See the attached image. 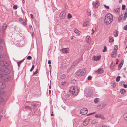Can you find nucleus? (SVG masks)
I'll return each mask as SVG.
<instances>
[{
  "label": "nucleus",
  "mask_w": 127,
  "mask_h": 127,
  "mask_svg": "<svg viewBox=\"0 0 127 127\" xmlns=\"http://www.w3.org/2000/svg\"><path fill=\"white\" fill-rule=\"evenodd\" d=\"M31 105L32 106V108H35L36 107L37 105L36 104H32Z\"/></svg>",
  "instance_id": "nucleus-35"
},
{
  "label": "nucleus",
  "mask_w": 127,
  "mask_h": 127,
  "mask_svg": "<svg viewBox=\"0 0 127 127\" xmlns=\"http://www.w3.org/2000/svg\"><path fill=\"white\" fill-rule=\"evenodd\" d=\"M6 27V24L5 23H4L3 25V28L4 29H5Z\"/></svg>",
  "instance_id": "nucleus-34"
},
{
  "label": "nucleus",
  "mask_w": 127,
  "mask_h": 127,
  "mask_svg": "<svg viewBox=\"0 0 127 127\" xmlns=\"http://www.w3.org/2000/svg\"><path fill=\"white\" fill-rule=\"evenodd\" d=\"M74 32L76 33L77 34L79 35L80 33V32L78 30H77L76 29L74 31Z\"/></svg>",
  "instance_id": "nucleus-28"
},
{
  "label": "nucleus",
  "mask_w": 127,
  "mask_h": 127,
  "mask_svg": "<svg viewBox=\"0 0 127 127\" xmlns=\"http://www.w3.org/2000/svg\"><path fill=\"white\" fill-rule=\"evenodd\" d=\"M107 51V49L106 47V46H105L104 47V49L103 50V52H104Z\"/></svg>",
  "instance_id": "nucleus-36"
},
{
  "label": "nucleus",
  "mask_w": 127,
  "mask_h": 127,
  "mask_svg": "<svg viewBox=\"0 0 127 127\" xmlns=\"http://www.w3.org/2000/svg\"><path fill=\"white\" fill-rule=\"evenodd\" d=\"M112 86L113 87H114L116 86V85L115 83H113L112 84Z\"/></svg>",
  "instance_id": "nucleus-50"
},
{
  "label": "nucleus",
  "mask_w": 127,
  "mask_h": 127,
  "mask_svg": "<svg viewBox=\"0 0 127 127\" xmlns=\"http://www.w3.org/2000/svg\"><path fill=\"white\" fill-rule=\"evenodd\" d=\"M125 13H127V9L126 10Z\"/></svg>",
  "instance_id": "nucleus-64"
},
{
  "label": "nucleus",
  "mask_w": 127,
  "mask_h": 127,
  "mask_svg": "<svg viewBox=\"0 0 127 127\" xmlns=\"http://www.w3.org/2000/svg\"><path fill=\"white\" fill-rule=\"evenodd\" d=\"M123 61L122 60L121 61L120 63L118 66V69L119 70H120L121 68V67L123 65Z\"/></svg>",
  "instance_id": "nucleus-18"
},
{
  "label": "nucleus",
  "mask_w": 127,
  "mask_h": 127,
  "mask_svg": "<svg viewBox=\"0 0 127 127\" xmlns=\"http://www.w3.org/2000/svg\"><path fill=\"white\" fill-rule=\"evenodd\" d=\"M86 41L88 43H90L91 42V38L89 36H87L86 37Z\"/></svg>",
  "instance_id": "nucleus-15"
},
{
  "label": "nucleus",
  "mask_w": 127,
  "mask_h": 127,
  "mask_svg": "<svg viewBox=\"0 0 127 127\" xmlns=\"http://www.w3.org/2000/svg\"><path fill=\"white\" fill-rule=\"evenodd\" d=\"M2 40L0 39V44L2 43Z\"/></svg>",
  "instance_id": "nucleus-59"
},
{
  "label": "nucleus",
  "mask_w": 127,
  "mask_h": 127,
  "mask_svg": "<svg viewBox=\"0 0 127 127\" xmlns=\"http://www.w3.org/2000/svg\"><path fill=\"white\" fill-rule=\"evenodd\" d=\"M125 5H123L122 6V10H124L125 9Z\"/></svg>",
  "instance_id": "nucleus-39"
},
{
  "label": "nucleus",
  "mask_w": 127,
  "mask_h": 127,
  "mask_svg": "<svg viewBox=\"0 0 127 127\" xmlns=\"http://www.w3.org/2000/svg\"><path fill=\"white\" fill-rule=\"evenodd\" d=\"M90 121V119L89 118H87L83 121V125L84 126L87 125L89 123Z\"/></svg>",
  "instance_id": "nucleus-8"
},
{
  "label": "nucleus",
  "mask_w": 127,
  "mask_h": 127,
  "mask_svg": "<svg viewBox=\"0 0 127 127\" xmlns=\"http://www.w3.org/2000/svg\"><path fill=\"white\" fill-rule=\"evenodd\" d=\"M32 36H34V32H32Z\"/></svg>",
  "instance_id": "nucleus-60"
},
{
  "label": "nucleus",
  "mask_w": 127,
  "mask_h": 127,
  "mask_svg": "<svg viewBox=\"0 0 127 127\" xmlns=\"http://www.w3.org/2000/svg\"><path fill=\"white\" fill-rule=\"evenodd\" d=\"M113 20V15L110 13L106 14L105 16L104 19V22L106 25H108L111 23Z\"/></svg>",
  "instance_id": "nucleus-1"
},
{
  "label": "nucleus",
  "mask_w": 127,
  "mask_h": 127,
  "mask_svg": "<svg viewBox=\"0 0 127 127\" xmlns=\"http://www.w3.org/2000/svg\"><path fill=\"white\" fill-rule=\"evenodd\" d=\"M88 96H89V97H91V96H92V95L91 94H90H90H88Z\"/></svg>",
  "instance_id": "nucleus-53"
},
{
  "label": "nucleus",
  "mask_w": 127,
  "mask_h": 127,
  "mask_svg": "<svg viewBox=\"0 0 127 127\" xmlns=\"http://www.w3.org/2000/svg\"><path fill=\"white\" fill-rule=\"evenodd\" d=\"M69 92L73 96H76L78 94L79 90L77 86H72L70 88Z\"/></svg>",
  "instance_id": "nucleus-2"
},
{
  "label": "nucleus",
  "mask_w": 127,
  "mask_h": 127,
  "mask_svg": "<svg viewBox=\"0 0 127 127\" xmlns=\"http://www.w3.org/2000/svg\"><path fill=\"white\" fill-rule=\"evenodd\" d=\"M90 20L89 19H86L85 21L84 22L82 26L83 27H85L89 25Z\"/></svg>",
  "instance_id": "nucleus-10"
},
{
  "label": "nucleus",
  "mask_w": 127,
  "mask_h": 127,
  "mask_svg": "<svg viewBox=\"0 0 127 127\" xmlns=\"http://www.w3.org/2000/svg\"><path fill=\"white\" fill-rule=\"evenodd\" d=\"M101 57V56L100 55L94 56L93 59L95 61H98L100 60Z\"/></svg>",
  "instance_id": "nucleus-13"
},
{
  "label": "nucleus",
  "mask_w": 127,
  "mask_h": 127,
  "mask_svg": "<svg viewBox=\"0 0 127 127\" xmlns=\"http://www.w3.org/2000/svg\"><path fill=\"white\" fill-rule=\"evenodd\" d=\"M114 65L115 63L112 62L110 66V67L111 69H113Z\"/></svg>",
  "instance_id": "nucleus-22"
},
{
  "label": "nucleus",
  "mask_w": 127,
  "mask_h": 127,
  "mask_svg": "<svg viewBox=\"0 0 127 127\" xmlns=\"http://www.w3.org/2000/svg\"><path fill=\"white\" fill-rule=\"evenodd\" d=\"M120 76H118L117 77L116 79V81L117 82H118L119 81L120 79Z\"/></svg>",
  "instance_id": "nucleus-37"
},
{
  "label": "nucleus",
  "mask_w": 127,
  "mask_h": 127,
  "mask_svg": "<svg viewBox=\"0 0 127 127\" xmlns=\"http://www.w3.org/2000/svg\"><path fill=\"white\" fill-rule=\"evenodd\" d=\"M29 27L30 29H31V28H32V26L31 25H30L29 26Z\"/></svg>",
  "instance_id": "nucleus-61"
},
{
  "label": "nucleus",
  "mask_w": 127,
  "mask_h": 127,
  "mask_svg": "<svg viewBox=\"0 0 127 127\" xmlns=\"http://www.w3.org/2000/svg\"><path fill=\"white\" fill-rule=\"evenodd\" d=\"M127 16V13H125L123 17V19L124 20H125Z\"/></svg>",
  "instance_id": "nucleus-32"
},
{
  "label": "nucleus",
  "mask_w": 127,
  "mask_h": 127,
  "mask_svg": "<svg viewBox=\"0 0 127 127\" xmlns=\"http://www.w3.org/2000/svg\"><path fill=\"white\" fill-rule=\"evenodd\" d=\"M30 15H31V17L32 18H33V15L31 14H30Z\"/></svg>",
  "instance_id": "nucleus-52"
},
{
  "label": "nucleus",
  "mask_w": 127,
  "mask_h": 127,
  "mask_svg": "<svg viewBox=\"0 0 127 127\" xmlns=\"http://www.w3.org/2000/svg\"><path fill=\"white\" fill-rule=\"evenodd\" d=\"M3 100V98L0 96V103L2 102Z\"/></svg>",
  "instance_id": "nucleus-38"
},
{
  "label": "nucleus",
  "mask_w": 127,
  "mask_h": 127,
  "mask_svg": "<svg viewBox=\"0 0 127 127\" xmlns=\"http://www.w3.org/2000/svg\"><path fill=\"white\" fill-rule=\"evenodd\" d=\"M126 92V90L123 89H121L120 92L121 94H124Z\"/></svg>",
  "instance_id": "nucleus-24"
},
{
  "label": "nucleus",
  "mask_w": 127,
  "mask_h": 127,
  "mask_svg": "<svg viewBox=\"0 0 127 127\" xmlns=\"http://www.w3.org/2000/svg\"><path fill=\"white\" fill-rule=\"evenodd\" d=\"M60 18L61 19H63L64 18V12H62L60 14Z\"/></svg>",
  "instance_id": "nucleus-27"
},
{
  "label": "nucleus",
  "mask_w": 127,
  "mask_h": 127,
  "mask_svg": "<svg viewBox=\"0 0 127 127\" xmlns=\"http://www.w3.org/2000/svg\"><path fill=\"white\" fill-rule=\"evenodd\" d=\"M100 99L97 98H96L94 100V102L95 103H97L100 101Z\"/></svg>",
  "instance_id": "nucleus-19"
},
{
  "label": "nucleus",
  "mask_w": 127,
  "mask_h": 127,
  "mask_svg": "<svg viewBox=\"0 0 127 127\" xmlns=\"http://www.w3.org/2000/svg\"><path fill=\"white\" fill-rule=\"evenodd\" d=\"M88 112V110L86 108L82 109L80 111V113L82 115L86 114Z\"/></svg>",
  "instance_id": "nucleus-11"
},
{
  "label": "nucleus",
  "mask_w": 127,
  "mask_h": 127,
  "mask_svg": "<svg viewBox=\"0 0 127 127\" xmlns=\"http://www.w3.org/2000/svg\"><path fill=\"white\" fill-rule=\"evenodd\" d=\"M85 74L84 70L83 69H79L77 70L75 73V75L77 76L81 77Z\"/></svg>",
  "instance_id": "nucleus-3"
},
{
  "label": "nucleus",
  "mask_w": 127,
  "mask_h": 127,
  "mask_svg": "<svg viewBox=\"0 0 127 127\" xmlns=\"http://www.w3.org/2000/svg\"><path fill=\"white\" fill-rule=\"evenodd\" d=\"M88 15L90 16V15H91V12L90 11H89V12H88Z\"/></svg>",
  "instance_id": "nucleus-56"
},
{
  "label": "nucleus",
  "mask_w": 127,
  "mask_h": 127,
  "mask_svg": "<svg viewBox=\"0 0 127 127\" xmlns=\"http://www.w3.org/2000/svg\"><path fill=\"white\" fill-rule=\"evenodd\" d=\"M95 117L97 118H101L104 119V118L103 115L100 114H97L94 115Z\"/></svg>",
  "instance_id": "nucleus-14"
},
{
  "label": "nucleus",
  "mask_w": 127,
  "mask_h": 127,
  "mask_svg": "<svg viewBox=\"0 0 127 127\" xmlns=\"http://www.w3.org/2000/svg\"><path fill=\"white\" fill-rule=\"evenodd\" d=\"M114 11L116 12H118L120 11V8L115 9Z\"/></svg>",
  "instance_id": "nucleus-33"
},
{
  "label": "nucleus",
  "mask_w": 127,
  "mask_h": 127,
  "mask_svg": "<svg viewBox=\"0 0 127 127\" xmlns=\"http://www.w3.org/2000/svg\"><path fill=\"white\" fill-rule=\"evenodd\" d=\"M1 79L5 81H8L10 80V78L9 76L7 75L2 74L1 76Z\"/></svg>",
  "instance_id": "nucleus-4"
},
{
  "label": "nucleus",
  "mask_w": 127,
  "mask_h": 127,
  "mask_svg": "<svg viewBox=\"0 0 127 127\" xmlns=\"http://www.w3.org/2000/svg\"><path fill=\"white\" fill-rule=\"evenodd\" d=\"M113 34L115 37L117 36L118 34V32L116 30L115 31Z\"/></svg>",
  "instance_id": "nucleus-26"
},
{
  "label": "nucleus",
  "mask_w": 127,
  "mask_h": 127,
  "mask_svg": "<svg viewBox=\"0 0 127 127\" xmlns=\"http://www.w3.org/2000/svg\"><path fill=\"white\" fill-rule=\"evenodd\" d=\"M0 65L2 66H8L9 64L7 62L4 61H0Z\"/></svg>",
  "instance_id": "nucleus-7"
},
{
  "label": "nucleus",
  "mask_w": 127,
  "mask_h": 127,
  "mask_svg": "<svg viewBox=\"0 0 127 127\" xmlns=\"http://www.w3.org/2000/svg\"><path fill=\"white\" fill-rule=\"evenodd\" d=\"M124 29L126 30H127V25H126L124 27Z\"/></svg>",
  "instance_id": "nucleus-47"
},
{
  "label": "nucleus",
  "mask_w": 127,
  "mask_h": 127,
  "mask_svg": "<svg viewBox=\"0 0 127 127\" xmlns=\"http://www.w3.org/2000/svg\"><path fill=\"white\" fill-rule=\"evenodd\" d=\"M72 17L70 13H68L67 15V18L68 19L71 18Z\"/></svg>",
  "instance_id": "nucleus-31"
},
{
  "label": "nucleus",
  "mask_w": 127,
  "mask_h": 127,
  "mask_svg": "<svg viewBox=\"0 0 127 127\" xmlns=\"http://www.w3.org/2000/svg\"><path fill=\"white\" fill-rule=\"evenodd\" d=\"M118 49V46L117 45H115L114 46V51H117Z\"/></svg>",
  "instance_id": "nucleus-30"
},
{
  "label": "nucleus",
  "mask_w": 127,
  "mask_h": 127,
  "mask_svg": "<svg viewBox=\"0 0 127 127\" xmlns=\"http://www.w3.org/2000/svg\"><path fill=\"white\" fill-rule=\"evenodd\" d=\"M3 50V47L2 46H0V53Z\"/></svg>",
  "instance_id": "nucleus-41"
},
{
  "label": "nucleus",
  "mask_w": 127,
  "mask_h": 127,
  "mask_svg": "<svg viewBox=\"0 0 127 127\" xmlns=\"http://www.w3.org/2000/svg\"><path fill=\"white\" fill-rule=\"evenodd\" d=\"M123 117L124 120L125 121H127V112L123 115Z\"/></svg>",
  "instance_id": "nucleus-20"
},
{
  "label": "nucleus",
  "mask_w": 127,
  "mask_h": 127,
  "mask_svg": "<svg viewBox=\"0 0 127 127\" xmlns=\"http://www.w3.org/2000/svg\"><path fill=\"white\" fill-rule=\"evenodd\" d=\"M109 42L110 43H112L113 42L114 40L112 36H110L109 38Z\"/></svg>",
  "instance_id": "nucleus-23"
},
{
  "label": "nucleus",
  "mask_w": 127,
  "mask_h": 127,
  "mask_svg": "<svg viewBox=\"0 0 127 127\" xmlns=\"http://www.w3.org/2000/svg\"><path fill=\"white\" fill-rule=\"evenodd\" d=\"M104 7H105V8L107 9H108L109 8V6H106V5H104Z\"/></svg>",
  "instance_id": "nucleus-44"
},
{
  "label": "nucleus",
  "mask_w": 127,
  "mask_h": 127,
  "mask_svg": "<svg viewBox=\"0 0 127 127\" xmlns=\"http://www.w3.org/2000/svg\"><path fill=\"white\" fill-rule=\"evenodd\" d=\"M98 120L97 119H93L91 122V123L92 124H94L97 123Z\"/></svg>",
  "instance_id": "nucleus-17"
},
{
  "label": "nucleus",
  "mask_w": 127,
  "mask_h": 127,
  "mask_svg": "<svg viewBox=\"0 0 127 127\" xmlns=\"http://www.w3.org/2000/svg\"><path fill=\"white\" fill-rule=\"evenodd\" d=\"M0 70L2 72L7 73H10L11 72L10 70L8 68L4 67H1Z\"/></svg>",
  "instance_id": "nucleus-6"
},
{
  "label": "nucleus",
  "mask_w": 127,
  "mask_h": 127,
  "mask_svg": "<svg viewBox=\"0 0 127 127\" xmlns=\"http://www.w3.org/2000/svg\"><path fill=\"white\" fill-rule=\"evenodd\" d=\"M48 64H50L51 63V61L50 60H48Z\"/></svg>",
  "instance_id": "nucleus-57"
},
{
  "label": "nucleus",
  "mask_w": 127,
  "mask_h": 127,
  "mask_svg": "<svg viewBox=\"0 0 127 127\" xmlns=\"http://www.w3.org/2000/svg\"><path fill=\"white\" fill-rule=\"evenodd\" d=\"M17 6L16 5H14L13 6V8L14 9H17Z\"/></svg>",
  "instance_id": "nucleus-45"
},
{
  "label": "nucleus",
  "mask_w": 127,
  "mask_h": 127,
  "mask_svg": "<svg viewBox=\"0 0 127 127\" xmlns=\"http://www.w3.org/2000/svg\"><path fill=\"white\" fill-rule=\"evenodd\" d=\"M92 78V77L91 76H89L88 77V80H90Z\"/></svg>",
  "instance_id": "nucleus-46"
},
{
  "label": "nucleus",
  "mask_w": 127,
  "mask_h": 127,
  "mask_svg": "<svg viewBox=\"0 0 127 127\" xmlns=\"http://www.w3.org/2000/svg\"><path fill=\"white\" fill-rule=\"evenodd\" d=\"M34 68V66L33 65L32 66V67L31 68L30 70V71L31 72L32 71V70H33V69Z\"/></svg>",
  "instance_id": "nucleus-43"
},
{
  "label": "nucleus",
  "mask_w": 127,
  "mask_h": 127,
  "mask_svg": "<svg viewBox=\"0 0 127 127\" xmlns=\"http://www.w3.org/2000/svg\"><path fill=\"white\" fill-rule=\"evenodd\" d=\"M122 2V0H120L119 1V2L120 3H121Z\"/></svg>",
  "instance_id": "nucleus-63"
},
{
  "label": "nucleus",
  "mask_w": 127,
  "mask_h": 127,
  "mask_svg": "<svg viewBox=\"0 0 127 127\" xmlns=\"http://www.w3.org/2000/svg\"><path fill=\"white\" fill-rule=\"evenodd\" d=\"M5 112V110H2V113L3 114H4Z\"/></svg>",
  "instance_id": "nucleus-54"
},
{
  "label": "nucleus",
  "mask_w": 127,
  "mask_h": 127,
  "mask_svg": "<svg viewBox=\"0 0 127 127\" xmlns=\"http://www.w3.org/2000/svg\"><path fill=\"white\" fill-rule=\"evenodd\" d=\"M69 51V49L68 48H64V53H68Z\"/></svg>",
  "instance_id": "nucleus-25"
},
{
  "label": "nucleus",
  "mask_w": 127,
  "mask_h": 127,
  "mask_svg": "<svg viewBox=\"0 0 127 127\" xmlns=\"http://www.w3.org/2000/svg\"><path fill=\"white\" fill-rule=\"evenodd\" d=\"M117 54V51H113L111 54V57H114L116 56Z\"/></svg>",
  "instance_id": "nucleus-16"
},
{
  "label": "nucleus",
  "mask_w": 127,
  "mask_h": 127,
  "mask_svg": "<svg viewBox=\"0 0 127 127\" xmlns=\"http://www.w3.org/2000/svg\"><path fill=\"white\" fill-rule=\"evenodd\" d=\"M32 57L30 56H28L27 58V60H30L31 59Z\"/></svg>",
  "instance_id": "nucleus-42"
},
{
  "label": "nucleus",
  "mask_w": 127,
  "mask_h": 127,
  "mask_svg": "<svg viewBox=\"0 0 127 127\" xmlns=\"http://www.w3.org/2000/svg\"><path fill=\"white\" fill-rule=\"evenodd\" d=\"M123 17V16L122 15H121L119 16L118 19V21L119 22H120L121 21V20H122V19Z\"/></svg>",
  "instance_id": "nucleus-29"
},
{
  "label": "nucleus",
  "mask_w": 127,
  "mask_h": 127,
  "mask_svg": "<svg viewBox=\"0 0 127 127\" xmlns=\"http://www.w3.org/2000/svg\"><path fill=\"white\" fill-rule=\"evenodd\" d=\"M107 102L106 101H103L99 105L97 106V107L98 109H101L103 108L107 104Z\"/></svg>",
  "instance_id": "nucleus-5"
},
{
  "label": "nucleus",
  "mask_w": 127,
  "mask_h": 127,
  "mask_svg": "<svg viewBox=\"0 0 127 127\" xmlns=\"http://www.w3.org/2000/svg\"><path fill=\"white\" fill-rule=\"evenodd\" d=\"M92 4L93 5V7L95 8H96L98 7L99 4V3L98 1L96 0L95 2H93Z\"/></svg>",
  "instance_id": "nucleus-9"
},
{
  "label": "nucleus",
  "mask_w": 127,
  "mask_h": 127,
  "mask_svg": "<svg viewBox=\"0 0 127 127\" xmlns=\"http://www.w3.org/2000/svg\"><path fill=\"white\" fill-rule=\"evenodd\" d=\"M38 72V70L37 69L36 71H35V72H34L33 74V75H35L37 74Z\"/></svg>",
  "instance_id": "nucleus-40"
},
{
  "label": "nucleus",
  "mask_w": 127,
  "mask_h": 127,
  "mask_svg": "<svg viewBox=\"0 0 127 127\" xmlns=\"http://www.w3.org/2000/svg\"><path fill=\"white\" fill-rule=\"evenodd\" d=\"M3 116L2 115H1L0 116V122L1 121V119L2 118Z\"/></svg>",
  "instance_id": "nucleus-51"
},
{
  "label": "nucleus",
  "mask_w": 127,
  "mask_h": 127,
  "mask_svg": "<svg viewBox=\"0 0 127 127\" xmlns=\"http://www.w3.org/2000/svg\"><path fill=\"white\" fill-rule=\"evenodd\" d=\"M68 5H66V4H65V9H68Z\"/></svg>",
  "instance_id": "nucleus-48"
},
{
  "label": "nucleus",
  "mask_w": 127,
  "mask_h": 127,
  "mask_svg": "<svg viewBox=\"0 0 127 127\" xmlns=\"http://www.w3.org/2000/svg\"><path fill=\"white\" fill-rule=\"evenodd\" d=\"M103 70L102 69H99L97 72L99 74L102 73L103 72Z\"/></svg>",
  "instance_id": "nucleus-21"
},
{
  "label": "nucleus",
  "mask_w": 127,
  "mask_h": 127,
  "mask_svg": "<svg viewBox=\"0 0 127 127\" xmlns=\"http://www.w3.org/2000/svg\"><path fill=\"white\" fill-rule=\"evenodd\" d=\"M124 88H127V85L126 84H124Z\"/></svg>",
  "instance_id": "nucleus-55"
},
{
  "label": "nucleus",
  "mask_w": 127,
  "mask_h": 127,
  "mask_svg": "<svg viewBox=\"0 0 127 127\" xmlns=\"http://www.w3.org/2000/svg\"><path fill=\"white\" fill-rule=\"evenodd\" d=\"M60 78L61 79H63L64 78V76H63V75H62L61 76Z\"/></svg>",
  "instance_id": "nucleus-58"
},
{
  "label": "nucleus",
  "mask_w": 127,
  "mask_h": 127,
  "mask_svg": "<svg viewBox=\"0 0 127 127\" xmlns=\"http://www.w3.org/2000/svg\"><path fill=\"white\" fill-rule=\"evenodd\" d=\"M92 33H91V35H92L94 33V31L93 29L92 30Z\"/></svg>",
  "instance_id": "nucleus-49"
},
{
  "label": "nucleus",
  "mask_w": 127,
  "mask_h": 127,
  "mask_svg": "<svg viewBox=\"0 0 127 127\" xmlns=\"http://www.w3.org/2000/svg\"><path fill=\"white\" fill-rule=\"evenodd\" d=\"M6 87V84L2 81H0V89H3L5 88Z\"/></svg>",
  "instance_id": "nucleus-12"
},
{
  "label": "nucleus",
  "mask_w": 127,
  "mask_h": 127,
  "mask_svg": "<svg viewBox=\"0 0 127 127\" xmlns=\"http://www.w3.org/2000/svg\"><path fill=\"white\" fill-rule=\"evenodd\" d=\"M22 61V60L21 61H20L19 62H18V66H19V64H20L21 63V62Z\"/></svg>",
  "instance_id": "nucleus-62"
}]
</instances>
